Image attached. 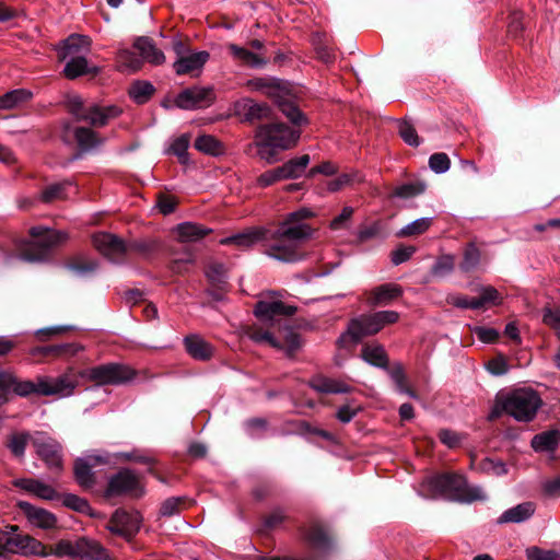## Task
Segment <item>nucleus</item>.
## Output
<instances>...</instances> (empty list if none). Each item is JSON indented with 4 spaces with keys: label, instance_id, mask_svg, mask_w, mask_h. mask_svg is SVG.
Instances as JSON below:
<instances>
[{
    "label": "nucleus",
    "instance_id": "nucleus-1",
    "mask_svg": "<svg viewBox=\"0 0 560 560\" xmlns=\"http://www.w3.org/2000/svg\"><path fill=\"white\" fill-rule=\"evenodd\" d=\"M314 217L307 208H301L285 215L273 229H265V254L283 262H295L304 257L301 245L313 234L305 221Z\"/></svg>",
    "mask_w": 560,
    "mask_h": 560
},
{
    "label": "nucleus",
    "instance_id": "nucleus-2",
    "mask_svg": "<svg viewBox=\"0 0 560 560\" xmlns=\"http://www.w3.org/2000/svg\"><path fill=\"white\" fill-rule=\"evenodd\" d=\"M299 127H289L283 122L260 125L255 132L258 156L268 164L276 163L279 150H289L296 145L301 137Z\"/></svg>",
    "mask_w": 560,
    "mask_h": 560
},
{
    "label": "nucleus",
    "instance_id": "nucleus-3",
    "mask_svg": "<svg viewBox=\"0 0 560 560\" xmlns=\"http://www.w3.org/2000/svg\"><path fill=\"white\" fill-rule=\"evenodd\" d=\"M421 491L429 498L442 497L457 502H472L486 498L480 488L469 486L462 475L451 472L427 478L421 485Z\"/></svg>",
    "mask_w": 560,
    "mask_h": 560
},
{
    "label": "nucleus",
    "instance_id": "nucleus-4",
    "mask_svg": "<svg viewBox=\"0 0 560 560\" xmlns=\"http://www.w3.org/2000/svg\"><path fill=\"white\" fill-rule=\"evenodd\" d=\"M399 320V313L396 311H378L364 314L350 320L348 329L337 340L339 347L357 345L363 337L373 336L385 326Z\"/></svg>",
    "mask_w": 560,
    "mask_h": 560
},
{
    "label": "nucleus",
    "instance_id": "nucleus-5",
    "mask_svg": "<svg viewBox=\"0 0 560 560\" xmlns=\"http://www.w3.org/2000/svg\"><path fill=\"white\" fill-rule=\"evenodd\" d=\"M77 385V378L68 374H63L58 377L40 376L37 377L36 382L20 381L13 374L11 392L21 397H26L31 394L66 397L73 393Z\"/></svg>",
    "mask_w": 560,
    "mask_h": 560
},
{
    "label": "nucleus",
    "instance_id": "nucleus-6",
    "mask_svg": "<svg viewBox=\"0 0 560 560\" xmlns=\"http://www.w3.org/2000/svg\"><path fill=\"white\" fill-rule=\"evenodd\" d=\"M33 241L21 250V257L26 261H42L49 257L51 249L65 244L69 235L65 231L44 226H33L30 230Z\"/></svg>",
    "mask_w": 560,
    "mask_h": 560
},
{
    "label": "nucleus",
    "instance_id": "nucleus-7",
    "mask_svg": "<svg viewBox=\"0 0 560 560\" xmlns=\"http://www.w3.org/2000/svg\"><path fill=\"white\" fill-rule=\"evenodd\" d=\"M503 394L505 413L520 422L532 421L542 405L539 394L532 388H517Z\"/></svg>",
    "mask_w": 560,
    "mask_h": 560
},
{
    "label": "nucleus",
    "instance_id": "nucleus-8",
    "mask_svg": "<svg viewBox=\"0 0 560 560\" xmlns=\"http://www.w3.org/2000/svg\"><path fill=\"white\" fill-rule=\"evenodd\" d=\"M7 552L25 557L50 556L46 545L31 535L19 533L18 526H10V530L0 532V557H4Z\"/></svg>",
    "mask_w": 560,
    "mask_h": 560
},
{
    "label": "nucleus",
    "instance_id": "nucleus-9",
    "mask_svg": "<svg viewBox=\"0 0 560 560\" xmlns=\"http://www.w3.org/2000/svg\"><path fill=\"white\" fill-rule=\"evenodd\" d=\"M137 374V371L127 364L105 363L88 369L83 375L97 386H118L131 382Z\"/></svg>",
    "mask_w": 560,
    "mask_h": 560
},
{
    "label": "nucleus",
    "instance_id": "nucleus-10",
    "mask_svg": "<svg viewBox=\"0 0 560 560\" xmlns=\"http://www.w3.org/2000/svg\"><path fill=\"white\" fill-rule=\"evenodd\" d=\"M144 492L141 476L129 468H121L108 479L104 495L107 499L122 495L139 499Z\"/></svg>",
    "mask_w": 560,
    "mask_h": 560
},
{
    "label": "nucleus",
    "instance_id": "nucleus-11",
    "mask_svg": "<svg viewBox=\"0 0 560 560\" xmlns=\"http://www.w3.org/2000/svg\"><path fill=\"white\" fill-rule=\"evenodd\" d=\"M264 95L275 101L280 112L295 126H303L308 122L306 116L285 95L284 89L279 80L271 79L266 85Z\"/></svg>",
    "mask_w": 560,
    "mask_h": 560
},
{
    "label": "nucleus",
    "instance_id": "nucleus-12",
    "mask_svg": "<svg viewBox=\"0 0 560 560\" xmlns=\"http://www.w3.org/2000/svg\"><path fill=\"white\" fill-rule=\"evenodd\" d=\"M32 444L38 457L51 469H61L62 467V447L58 441L43 432H36L32 439Z\"/></svg>",
    "mask_w": 560,
    "mask_h": 560
},
{
    "label": "nucleus",
    "instance_id": "nucleus-13",
    "mask_svg": "<svg viewBox=\"0 0 560 560\" xmlns=\"http://www.w3.org/2000/svg\"><path fill=\"white\" fill-rule=\"evenodd\" d=\"M94 247L113 262H121L127 255L126 242L115 234L100 232L93 235Z\"/></svg>",
    "mask_w": 560,
    "mask_h": 560
},
{
    "label": "nucleus",
    "instance_id": "nucleus-14",
    "mask_svg": "<svg viewBox=\"0 0 560 560\" xmlns=\"http://www.w3.org/2000/svg\"><path fill=\"white\" fill-rule=\"evenodd\" d=\"M141 516L139 513H130L117 509L107 524V529L126 539H131L140 529Z\"/></svg>",
    "mask_w": 560,
    "mask_h": 560
},
{
    "label": "nucleus",
    "instance_id": "nucleus-15",
    "mask_svg": "<svg viewBox=\"0 0 560 560\" xmlns=\"http://www.w3.org/2000/svg\"><path fill=\"white\" fill-rule=\"evenodd\" d=\"M215 100L212 88L192 86L182 91L175 103L179 108L194 109L210 106Z\"/></svg>",
    "mask_w": 560,
    "mask_h": 560
},
{
    "label": "nucleus",
    "instance_id": "nucleus-16",
    "mask_svg": "<svg viewBox=\"0 0 560 560\" xmlns=\"http://www.w3.org/2000/svg\"><path fill=\"white\" fill-rule=\"evenodd\" d=\"M402 295V289L396 283H384L364 292L366 305L387 306Z\"/></svg>",
    "mask_w": 560,
    "mask_h": 560
},
{
    "label": "nucleus",
    "instance_id": "nucleus-17",
    "mask_svg": "<svg viewBox=\"0 0 560 560\" xmlns=\"http://www.w3.org/2000/svg\"><path fill=\"white\" fill-rule=\"evenodd\" d=\"M293 305H287L279 300H262L256 303L254 314L262 320H273L278 316H292L296 312Z\"/></svg>",
    "mask_w": 560,
    "mask_h": 560
},
{
    "label": "nucleus",
    "instance_id": "nucleus-18",
    "mask_svg": "<svg viewBox=\"0 0 560 560\" xmlns=\"http://www.w3.org/2000/svg\"><path fill=\"white\" fill-rule=\"evenodd\" d=\"M235 112L244 121L254 122L267 119L271 115V108L265 103H256L252 98H242L235 104Z\"/></svg>",
    "mask_w": 560,
    "mask_h": 560
},
{
    "label": "nucleus",
    "instance_id": "nucleus-19",
    "mask_svg": "<svg viewBox=\"0 0 560 560\" xmlns=\"http://www.w3.org/2000/svg\"><path fill=\"white\" fill-rule=\"evenodd\" d=\"M121 113V108L116 105L100 106L90 104L82 121H86L93 127H104Z\"/></svg>",
    "mask_w": 560,
    "mask_h": 560
},
{
    "label": "nucleus",
    "instance_id": "nucleus-20",
    "mask_svg": "<svg viewBox=\"0 0 560 560\" xmlns=\"http://www.w3.org/2000/svg\"><path fill=\"white\" fill-rule=\"evenodd\" d=\"M19 506L32 525L42 529H52L57 526V518L51 512L28 502H20Z\"/></svg>",
    "mask_w": 560,
    "mask_h": 560
},
{
    "label": "nucleus",
    "instance_id": "nucleus-21",
    "mask_svg": "<svg viewBox=\"0 0 560 560\" xmlns=\"http://www.w3.org/2000/svg\"><path fill=\"white\" fill-rule=\"evenodd\" d=\"M210 55L208 51L202 50L192 52L187 56H180L173 65V68L178 75L190 74L194 75L195 71H200L205 63L208 61Z\"/></svg>",
    "mask_w": 560,
    "mask_h": 560
},
{
    "label": "nucleus",
    "instance_id": "nucleus-22",
    "mask_svg": "<svg viewBox=\"0 0 560 560\" xmlns=\"http://www.w3.org/2000/svg\"><path fill=\"white\" fill-rule=\"evenodd\" d=\"M184 346L187 353L198 361H209L214 353L212 345L199 335L186 336Z\"/></svg>",
    "mask_w": 560,
    "mask_h": 560
},
{
    "label": "nucleus",
    "instance_id": "nucleus-23",
    "mask_svg": "<svg viewBox=\"0 0 560 560\" xmlns=\"http://www.w3.org/2000/svg\"><path fill=\"white\" fill-rule=\"evenodd\" d=\"M310 385L316 392L324 394H348L353 390V387L346 381L323 375L313 377Z\"/></svg>",
    "mask_w": 560,
    "mask_h": 560
},
{
    "label": "nucleus",
    "instance_id": "nucleus-24",
    "mask_svg": "<svg viewBox=\"0 0 560 560\" xmlns=\"http://www.w3.org/2000/svg\"><path fill=\"white\" fill-rule=\"evenodd\" d=\"M133 48L139 52L142 63L149 62L153 66L162 65L165 56L150 37H139L133 43Z\"/></svg>",
    "mask_w": 560,
    "mask_h": 560
},
{
    "label": "nucleus",
    "instance_id": "nucleus-25",
    "mask_svg": "<svg viewBox=\"0 0 560 560\" xmlns=\"http://www.w3.org/2000/svg\"><path fill=\"white\" fill-rule=\"evenodd\" d=\"M77 557L86 560H109L107 550L97 541L81 537L77 539Z\"/></svg>",
    "mask_w": 560,
    "mask_h": 560
},
{
    "label": "nucleus",
    "instance_id": "nucleus-26",
    "mask_svg": "<svg viewBox=\"0 0 560 560\" xmlns=\"http://www.w3.org/2000/svg\"><path fill=\"white\" fill-rule=\"evenodd\" d=\"M228 49L235 61L250 67L261 68L267 63V58L260 52H254L250 49L240 47L235 44H229Z\"/></svg>",
    "mask_w": 560,
    "mask_h": 560
},
{
    "label": "nucleus",
    "instance_id": "nucleus-27",
    "mask_svg": "<svg viewBox=\"0 0 560 560\" xmlns=\"http://www.w3.org/2000/svg\"><path fill=\"white\" fill-rule=\"evenodd\" d=\"M175 232L179 242L195 243L210 234L212 230L198 223L184 222L175 228Z\"/></svg>",
    "mask_w": 560,
    "mask_h": 560
},
{
    "label": "nucleus",
    "instance_id": "nucleus-28",
    "mask_svg": "<svg viewBox=\"0 0 560 560\" xmlns=\"http://www.w3.org/2000/svg\"><path fill=\"white\" fill-rule=\"evenodd\" d=\"M536 506L533 502H524L504 511L498 518L499 524L521 523L533 516Z\"/></svg>",
    "mask_w": 560,
    "mask_h": 560
},
{
    "label": "nucleus",
    "instance_id": "nucleus-29",
    "mask_svg": "<svg viewBox=\"0 0 560 560\" xmlns=\"http://www.w3.org/2000/svg\"><path fill=\"white\" fill-rule=\"evenodd\" d=\"M265 229L256 228L250 229L246 232L238 233L221 241L223 245H236L238 247H250L257 242H264Z\"/></svg>",
    "mask_w": 560,
    "mask_h": 560
},
{
    "label": "nucleus",
    "instance_id": "nucleus-30",
    "mask_svg": "<svg viewBox=\"0 0 560 560\" xmlns=\"http://www.w3.org/2000/svg\"><path fill=\"white\" fill-rule=\"evenodd\" d=\"M93 465L88 459L77 458L73 465L74 479L83 489H91L96 483L95 472L92 470Z\"/></svg>",
    "mask_w": 560,
    "mask_h": 560
},
{
    "label": "nucleus",
    "instance_id": "nucleus-31",
    "mask_svg": "<svg viewBox=\"0 0 560 560\" xmlns=\"http://www.w3.org/2000/svg\"><path fill=\"white\" fill-rule=\"evenodd\" d=\"M98 72L100 68L90 67L88 60L81 56L70 57L63 69L65 75L71 80L84 74L96 75Z\"/></svg>",
    "mask_w": 560,
    "mask_h": 560
},
{
    "label": "nucleus",
    "instance_id": "nucleus-32",
    "mask_svg": "<svg viewBox=\"0 0 560 560\" xmlns=\"http://www.w3.org/2000/svg\"><path fill=\"white\" fill-rule=\"evenodd\" d=\"M19 488L37 495L44 500H54L57 498L55 489L39 480L25 478L15 483Z\"/></svg>",
    "mask_w": 560,
    "mask_h": 560
},
{
    "label": "nucleus",
    "instance_id": "nucleus-33",
    "mask_svg": "<svg viewBox=\"0 0 560 560\" xmlns=\"http://www.w3.org/2000/svg\"><path fill=\"white\" fill-rule=\"evenodd\" d=\"M361 358L371 365L385 370L388 368V355L384 347L380 343L363 346L361 350Z\"/></svg>",
    "mask_w": 560,
    "mask_h": 560
},
{
    "label": "nucleus",
    "instance_id": "nucleus-34",
    "mask_svg": "<svg viewBox=\"0 0 560 560\" xmlns=\"http://www.w3.org/2000/svg\"><path fill=\"white\" fill-rule=\"evenodd\" d=\"M310 161V155L303 154L299 158L289 160L281 166H278V172L281 174L282 179L299 178L305 172Z\"/></svg>",
    "mask_w": 560,
    "mask_h": 560
},
{
    "label": "nucleus",
    "instance_id": "nucleus-35",
    "mask_svg": "<svg viewBox=\"0 0 560 560\" xmlns=\"http://www.w3.org/2000/svg\"><path fill=\"white\" fill-rule=\"evenodd\" d=\"M90 46L91 39L88 36L78 34L70 35L63 43L61 57L62 59L77 57L75 55L81 51H89Z\"/></svg>",
    "mask_w": 560,
    "mask_h": 560
},
{
    "label": "nucleus",
    "instance_id": "nucleus-36",
    "mask_svg": "<svg viewBox=\"0 0 560 560\" xmlns=\"http://www.w3.org/2000/svg\"><path fill=\"white\" fill-rule=\"evenodd\" d=\"M479 295L474 298V306L476 310L487 308L492 305H499L502 302V296L499 291L492 285H482L477 289Z\"/></svg>",
    "mask_w": 560,
    "mask_h": 560
},
{
    "label": "nucleus",
    "instance_id": "nucleus-37",
    "mask_svg": "<svg viewBox=\"0 0 560 560\" xmlns=\"http://www.w3.org/2000/svg\"><path fill=\"white\" fill-rule=\"evenodd\" d=\"M386 371L399 393L407 394L411 398H418L417 393L407 383V376L401 363H394Z\"/></svg>",
    "mask_w": 560,
    "mask_h": 560
},
{
    "label": "nucleus",
    "instance_id": "nucleus-38",
    "mask_svg": "<svg viewBox=\"0 0 560 560\" xmlns=\"http://www.w3.org/2000/svg\"><path fill=\"white\" fill-rule=\"evenodd\" d=\"M34 435H31L26 431L13 432L7 439V447L10 450L13 456L16 458L24 457L25 448L30 442H32Z\"/></svg>",
    "mask_w": 560,
    "mask_h": 560
},
{
    "label": "nucleus",
    "instance_id": "nucleus-39",
    "mask_svg": "<svg viewBox=\"0 0 560 560\" xmlns=\"http://www.w3.org/2000/svg\"><path fill=\"white\" fill-rule=\"evenodd\" d=\"M32 93L25 89H18L7 92L0 96V109H13L32 98Z\"/></svg>",
    "mask_w": 560,
    "mask_h": 560
},
{
    "label": "nucleus",
    "instance_id": "nucleus-40",
    "mask_svg": "<svg viewBox=\"0 0 560 560\" xmlns=\"http://www.w3.org/2000/svg\"><path fill=\"white\" fill-rule=\"evenodd\" d=\"M305 540L317 550H327L330 546L329 537L320 525H312L305 533Z\"/></svg>",
    "mask_w": 560,
    "mask_h": 560
},
{
    "label": "nucleus",
    "instance_id": "nucleus-41",
    "mask_svg": "<svg viewBox=\"0 0 560 560\" xmlns=\"http://www.w3.org/2000/svg\"><path fill=\"white\" fill-rule=\"evenodd\" d=\"M74 139L82 151H89L103 143V139L95 131L86 127L75 128Z\"/></svg>",
    "mask_w": 560,
    "mask_h": 560
},
{
    "label": "nucleus",
    "instance_id": "nucleus-42",
    "mask_svg": "<svg viewBox=\"0 0 560 560\" xmlns=\"http://www.w3.org/2000/svg\"><path fill=\"white\" fill-rule=\"evenodd\" d=\"M364 182V176L355 170H352L349 173H342L336 178L329 180L327 183V189L331 192L339 191L345 187L351 186L353 184H361Z\"/></svg>",
    "mask_w": 560,
    "mask_h": 560
},
{
    "label": "nucleus",
    "instance_id": "nucleus-43",
    "mask_svg": "<svg viewBox=\"0 0 560 560\" xmlns=\"http://www.w3.org/2000/svg\"><path fill=\"white\" fill-rule=\"evenodd\" d=\"M117 68L120 71L136 72L141 69L142 60L136 52L129 49H121L116 57Z\"/></svg>",
    "mask_w": 560,
    "mask_h": 560
},
{
    "label": "nucleus",
    "instance_id": "nucleus-44",
    "mask_svg": "<svg viewBox=\"0 0 560 560\" xmlns=\"http://www.w3.org/2000/svg\"><path fill=\"white\" fill-rule=\"evenodd\" d=\"M195 148L206 154L218 156L224 153V145L210 135L199 136L195 140Z\"/></svg>",
    "mask_w": 560,
    "mask_h": 560
},
{
    "label": "nucleus",
    "instance_id": "nucleus-45",
    "mask_svg": "<svg viewBox=\"0 0 560 560\" xmlns=\"http://www.w3.org/2000/svg\"><path fill=\"white\" fill-rule=\"evenodd\" d=\"M481 252L475 243H469L464 249L463 260L459 264V268L463 272H470L480 265Z\"/></svg>",
    "mask_w": 560,
    "mask_h": 560
},
{
    "label": "nucleus",
    "instance_id": "nucleus-46",
    "mask_svg": "<svg viewBox=\"0 0 560 560\" xmlns=\"http://www.w3.org/2000/svg\"><path fill=\"white\" fill-rule=\"evenodd\" d=\"M206 276L210 285L218 288L221 291H229V283L226 281V269L222 264H212L208 267Z\"/></svg>",
    "mask_w": 560,
    "mask_h": 560
},
{
    "label": "nucleus",
    "instance_id": "nucleus-47",
    "mask_svg": "<svg viewBox=\"0 0 560 560\" xmlns=\"http://www.w3.org/2000/svg\"><path fill=\"white\" fill-rule=\"evenodd\" d=\"M246 336L255 342L268 343L273 348H282V343L278 341L272 334L257 325L247 326L245 330Z\"/></svg>",
    "mask_w": 560,
    "mask_h": 560
},
{
    "label": "nucleus",
    "instance_id": "nucleus-48",
    "mask_svg": "<svg viewBox=\"0 0 560 560\" xmlns=\"http://www.w3.org/2000/svg\"><path fill=\"white\" fill-rule=\"evenodd\" d=\"M154 86L148 81H136L129 88V96L137 104L147 103L154 94Z\"/></svg>",
    "mask_w": 560,
    "mask_h": 560
},
{
    "label": "nucleus",
    "instance_id": "nucleus-49",
    "mask_svg": "<svg viewBox=\"0 0 560 560\" xmlns=\"http://www.w3.org/2000/svg\"><path fill=\"white\" fill-rule=\"evenodd\" d=\"M81 347L75 343L51 345L40 348V353L54 358H68L77 354Z\"/></svg>",
    "mask_w": 560,
    "mask_h": 560
},
{
    "label": "nucleus",
    "instance_id": "nucleus-50",
    "mask_svg": "<svg viewBox=\"0 0 560 560\" xmlns=\"http://www.w3.org/2000/svg\"><path fill=\"white\" fill-rule=\"evenodd\" d=\"M433 223L432 218H421L418 219L406 226H404L398 233L397 236L399 237H411V236H418L423 233H425L430 226Z\"/></svg>",
    "mask_w": 560,
    "mask_h": 560
},
{
    "label": "nucleus",
    "instance_id": "nucleus-51",
    "mask_svg": "<svg viewBox=\"0 0 560 560\" xmlns=\"http://www.w3.org/2000/svg\"><path fill=\"white\" fill-rule=\"evenodd\" d=\"M187 508V498L172 497L166 499L160 508V514L165 517H171L179 514Z\"/></svg>",
    "mask_w": 560,
    "mask_h": 560
},
{
    "label": "nucleus",
    "instance_id": "nucleus-52",
    "mask_svg": "<svg viewBox=\"0 0 560 560\" xmlns=\"http://www.w3.org/2000/svg\"><path fill=\"white\" fill-rule=\"evenodd\" d=\"M127 254L135 252L142 256H147L158 249L159 243L153 238L133 240L126 243Z\"/></svg>",
    "mask_w": 560,
    "mask_h": 560
},
{
    "label": "nucleus",
    "instance_id": "nucleus-53",
    "mask_svg": "<svg viewBox=\"0 0 560 560\" xmlns=\"http://www.w3.org/2000/svg\"><path fill=\"white\" fill-rule=\"evenodd\" d=\"M68 186V183H56L47 186L40 194V200L45 203H50L56 200L66 199Z\"/></svg>",
    "mask_w": 560,
    "mask_h": 560
},
{
    "label": "nucleus",
    "instance_id": "nucleus-54",
    "mask_svg": "<svg viewBox=\"0 0 560 560\" xmlns=\"http://www.w3.org/2000/svg\"><path fill=\"white\" fill-rule=\"evenodd\" d=\"M67 268L78 276H84L95 271L97 268V262L94 259L75 257L67 264Z\"/></svg>",
    "mask_w": 560,
    "mask_h": 560
},
{
    "label": "nucleus",
    "instance_id": "nucleus-55",
    "mask_svg": "<svg viewBox=\"0 0 560 560\" xmlns=\"http://www.w3.org/2000/svg\"><path fill=\"white\" fill-rule=\"evenodd\" d=\"M558 444V434L556 432H542L532 440V446L536 451H552Z\"/></svg>",
    "mask_w": 560,
    "mask_h": 560
},
{
    "label": "nucleus",
    "instance_id": "nucleus-56",
    "mask_svg": "<svg viewBox=\"0 0 560 560\" xmlns=\"http://www.w3.org/2000/svg\"><path fill=\"white\" fill-rule=\"evenodd\" d=\"M455 267V257L453 255L440 256L431 268V273L435 277H443L453 271Z\"/></svg>",
    "mask_w": 560,
    "mask_h": 560
},
{
    "label": "nucleus",
    "instance_id": "nucleus-57",
    "mask_svg": "<svg viewBox=\"0 0 560 560\" xmlns=\"http://www.w3.org/2000/svg\"><path fill=\"white\" fill-rule=\"evenodd\" d=\"M398 132L401 139L411 147L420 144V138L415 127L408 120L398 121Z\"/></svg>",
    "mask_w": 560,
    "mask_h": 560
},
{
    "label": "nucleus",
    "instance_id": "nucleus-58",
    "mask_svg": "<svg viewBox=\"0 0 560 560\" xmlns=\"http://www.w3.org/2000/svg\"><path fill=\"white\" fill-rule=\"evenodd\" d=\"M77 540L62 539L56 544L54 548H48L50 555L57 557H77Z\"/></svg>",
    "mask_w": 560,
    "mask_h": 560
},
{
    "label": "nucleus",
    "instance_id": "nucleus-59",
    "mask_svg": "<svg viewBox=\"0 0 560 560\" xmlns=\"http://www.w3.org/2000/svg\"><path fill=\"white\" fill-rule=\"evenodd\" d=\"M12 384L13 373L0 370V407L9 401Z\"/></svg>",
    "mask_w": 560,
    "mask_h": 560
},
{
    "label": "nucleus",
    "instance_id": "nucleus-60",
    "mask_svg": "<svg viewBox=\"0 0 560 560\" xmlns=\"http://www.w3.org/2000/svg\"><path fill=\"white\" fill-rule=\"evenodd\" d=\"M189 148V137L183 135L174 140L171 145V152L176 155L180 163L186 164L188 161L187 150Z\"/></svg>",
    "mask_w": 560,
    "mask_h": 560
},
{
    "label": "nucleus",
    "instance_id": "nucleus-61",
    "mask_svg": "<svg viewBox=\"0 0 560 560\" xmlns=\"http://www.w3.org/2000/svg\"><path fill=\"white\" fill-rule=\"evenodd\" d=\"M281 432L287 435H304L311 432V425L304 420H290L283 423Z\"/></svg>",
    "mask_w": 560,
    "mask_h": 560
},
{
    "label": "nucleus",
    "instance_id": "nucleus-62",
    "mask_svg": "<svg viewBox=\"0 0 560 560\" xmlns=\"http://www.w3.org/2000/svg\"><path fill=\"white\" fill-rule=\"evenodd\" d=\"M424 189L425 185L422 183H407L397 187L394 195L407 199L422 194Z\"/></svg>",
    "mask_w": 560,
    "mask_h": 560
},
{
    "label": "nucleus",
    "instance_id": "nucleus-63",
    "mask_svg": "<svg viewBox=\"0 0 560 560\" xmlns=\"http://www.w3.org/2000/svg\"><path fill=\"white\" fill-rule=\"evenodd\" d=\"M429 166L435 173H444L448 171L451 161L446 153H434L429 159Z\"/></svg>",
    "mask_w": 560,
    "mask_h": 560
},
{
    "label": "nucleus",
    "instance_id": "nucleus-64",
    "mask_svg": "<svg viewBox=\"0 0 560 560\" xmlns=\"http://www.w3.org/2000/svg\"><path fill=\"white\" fill-rule=\"evenodd\" d=\"M528 560H559L560 556L555 550H545L539 547H532L527 549Z\"/></svg>",
    "mask_w": 560,
    "mask_h": 560
}]
</instances>
